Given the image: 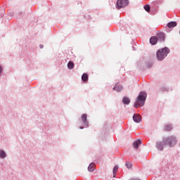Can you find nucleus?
Listing matches in <instances>:
<instances>
[{"label": "nucleus", "mask_w": 180, "mask_h": 180, "mask_svg": "<svg viewBox=\"0 0 180 180\" xmlns=\"http://www.w3.org/2000/svg\"><path fill=\"white\" fill-rule=\"evenodd\" d=\"M177 143V139L176 136H170L167 138H163L162 141L156 142V148L158 150L162 152L164 150L165 145H167L168 146L173 147Z\"/></svg>", "instance_id": "nucleus-1"}, {"label": "nucleus", "mask_w": 180, "mask_h": 180, "mask_svg": "<svg viewBox=\"0 0 180 180\" xmlns=\"http://www.w3.org/2000/svg\"><path fill=\"white\" fill-rule=\"evenodd\" d=\"M147 97H148V94L146 91H140L139 93L138 96L136 97V101L134 102V108H139V104H138V103H140L141 107H143L147 100Z\"/></svg>", "instance_id": "nucleus-2"}, {"label": "nucleus", "mask_w": 180, "mask_h": 180, "mask_svg": "<svg viewBox=\"0 0 180 180\" xmlns=\"http://www.w3.org/2000/svg\"><path fill=\"white\" fill-rule=\"evenodd\" d=\"M170 49L168 46H164V48H160L156 51V59L158 61H163L168 54L170 53Z\"/></svg>", "instance_id": "nucleus-3"}, {"label": "nucleus", "mask_w": 180, "mask_h": 180, "mask_svg": "<svg viewBox=\"0 0 180 180\" xmlns=\"http://www.w3.org/2000/svg\"><path fill=\"white\" fill-rule=\"evenodd\" d=\"M80 122L82 125H80L79 129H84V128H89L90 124L88 120V114H82Z\"/></svg>", "instance_id": "nucleus-4"}, {"label": "nucleus", "mask_w": 180, "mask_h": 180, "mask_svg": "<svg viewBox=\"0 0 180 180\" xmlns=\"http://www.w3.org/2000/svg\"><path fill=\"white\" fill-rule=\"evenodd\" d=\"M136 69L141 72H143V70L146 69V59H144V58L139 59V60L136 62Z\"/></svg>", "instance_id": "nucleus-5"}, {"label": "nucleus", "mask_w": 180, "mask_h": 180, "mask_svg": "<svg viewBox=\"0 0 180 180\" xmlns=\"http://www.w3.org/2000/svg\"><path fill=\"white\" fill-rule=\"evenodd\" d=\"M156 34H157V43H158V41L160 43H165L166 40V37H167L166 33H165V32H162L161 30H158L156 32Z\"/></svg>", "instance_id": "nucleus-6"}, {"label": "nucleus", "mask_w": 180, "mask_h": 180, "mask_svg": "<svg viewBox=\"0 0 180 180\" xmlns=\"http://www.w3.org/2000/svg\"><path fill=\"white\" fill-rule=\"evenodd\" d=\"M129 4V0H117L115 7L117 9H122V8H125V6H127Z\"/></svg>", "instance_id": "nucleus-7"}, {"label": "nucleus", "mask_w": 180, "mask_h": 180, "mask_svg": "<svg viewBox=\"0 0 180 180\" xmlns=\"http://www.w3.org/2000/svg\"><path fill=\"white\" fill-rule=\"evenodd\" d=\"M149 42L152 46H155V44H158L157 33L154 36H150V38L149 39Z\"/></svg>", "instance_id": "nucleus-8"}, {"label": "nucleus", "mask_w": 180, "mask_h": 180, "mask_svg": "<svg viewBox=\"0 0 180 180\" xmlns=\"http://www.w3.org/2000/svg\"><path fill=\"white\" fill-rule=\"evenodd\" d=\"M177 25H178V22H176V20H170V22H167L166 26L167 27L172 29L174 27H176Z\"/></svg>", "instance_id": "nucleus-9"}, {"label": "nucleus", "mask_w": 180, "mask_h": 180, "mask_svg": "<svg viewBox=\"0 0 180 180\" xmlns=\"http://www.w3.org/2000/svg\"><path fill=\"white\" fill-rule=\"evenodd\" d=\"M112 90L117 91V93H120V91L123 90V86H122V84H119V83H116L114 85Z\"/></svg>", "instance_id": "nucleus-10"}, {"label": "nucleus", "mask_w": 180, "mask_h": 180, "mask_svg": "<svg viewBox=\"0 0 180 180\" xmlns=\"http://www.w3.org/2000/svg\"><path fill=\"white\" fill-rule=\"evenodd\" d=\"M141 143H142L141 139H136L135 141H134V142L132 143L133 148L134 149H139V148L141 145Z\"/></svg>", "instance_id": "nucleus-11"}, {"label": "nucleus", "mask_w": 180, "mask_h": 180, "mask_svg": "<svg viewBox=\"0 0 180 180\" xmlns=\"http://www.w3.org/2000/svg\"><path fill=\"white\" fill-rule=\"evenodd\" d=\"M89 80V75L88 73H83L82 75V82L83 83H87Z\"/></svg>", "instance_id": "nucleus-12"}, {"label": "nucleus", "mask_w": 180, "mask_h": 180, "mask_svg": "<svg viewBox=\"0 0 180 180\" xmlns=\"http://www.w3.org/2000/svg\"><path fill=\"white\" fill-rule=\"evenodd\" d=\"M122 103L124 104V105H129L131 103V100L129 97H127V96H124L122 98Z\"/></svg>", "instance_id": "nucleus-13"}, {"label": "nucleus", "mask_w": 180, "mask_h": 180, "mask_svg": "<svg viewBox=\"0 0 180 180\" xmlns=\"http://www.w3.org/2000/svg\"><path fill=\"white\" fill-rule=\"evenodd\" d=\"M132 118H133V121L136 124H139L142 121L141 117H139L138 115H136V114H134L132 116Z\"/></svg>", "instance_id": "nucleus-14"}, {"label": "nucleus", "mask_w": 180, "mask_h": 180, "mask_svg": "<svg viewBox=\"0 0 180 180\" xmlns=\"http://www.w3.org/2000/svg\"><path fill=\"white\" fill-rule=\"evenodd\" d=\"M158 9H156V8L155 7V5H153V2H152L151 6H150L151 15H155L156 13H158Z\"/></svg>", "instance_id": "nucleus-15"}, {"label": "nucleus", "mask_w": 180, "mask_h": 180, "mask_svg": "<svg viewBox=\"0 0 180 180\" xmlns=\"http://www.w3.org/2000/svg\"><path fill=\"white\" fill-rule=\"evenodd\" d=\"M6 152L4 149H0V159H6Z\"/></svg>", "instance_id": "nucleus-16"}, {"label": "nucleus", "mask_w": 180, "mask_h": 180, "mask_svg": "<svg viewBox=\"0 0 180 180\" xmlns=\"http://www.w3.org/2000/svg\"><path fill=\"white\" fill-rule=\"evenodd\" d=\"M75 63L74 62H72V60H70V62L68 63V69H69V70H72V69H74L75 68Z\"/></svg>", "instance_id": "nucleus-17"}, {"label": "nucleus", "mask_w": 180, "mask_h": 180, "mask_svg": "<svg viewBox=\"0 0 180 180\" xmlns=\"http://www.w3.org/2000/svg\"><path fill=\"white\" fill-rule=\"evenodd\" d=\"M145 11H146V12H150L151 13V6L150 5V4H146L143 6Z\"/></svg>", "instance_id": "nucleus-18"}, {"label": "nucleus", "mask_w": 180, "mask_h": 180, "mask_svg": "<svg viewBox=\"0 0 180 180\" xmlns=\"http://www.w3.org/2000/svg\"><path fill=\"white\" fill-rule=\"evenodd\" d=\"M160 91H166L167 93H168L169 91V88L167 86H162L161 87H160Z\"/></svg>", "instance_id": "nucleus-19"}, {"label": "nucleus", "mask_w": 180, "mask_h": 180, "mask_svg": "<svg viewBox=\"0 0 180 180\" xmlns=\"http://www.w3.org/2000/svg\"><path fill=\"white\" fill-rule=\"evenodd\" d=\"M94 170H95V168H94V163L91 162L88 166V171L92 172H94Z\"/></svg>", "instance_id": "nucleus-20"}, {"label": "nucleus", "mask_w": 180, "mask_h": 180, "mask_svg": "<svg viewBox=\"0 0 180 180\" xmlns=\"http://www.w3.org/2000/svg\"><path fill=\"white\" fill-rule=\"evenodd\" d=\"M153 65V62H148V60H146V69H150V68H152Z\"/></svg>", "instance_id": "nucleus-21"}, {"label": "nucleus", "mask_w": 180, "mask_h": 180, "mask_svg": "<svg viewBox=\"0 0 180 180\" xmlns=\"http://www.w3.org/2000/svg\"><path fill=\"white\" fill-rule=\"evenodd\" d=\"M125 166L127 167V169H132V163L131 162H126Z\"/></svg>", "instance_id": "nucleus-22"}, {"label": "nucleus", "mask_w": 180, "mask_h": 180, "mask_svg": "<svg viewBox=\"0 0 180 180\" xmlns=\"http://www.w3.org/2000/svg\"><path fill=\"white\" fill-rule=\"evenodd\" d=\"M119 169V165H115L112 169V173H115L117 174V172Z\"/></svg>", "instance_id": "nucleus-23"}, {"label": "nucleus", "mask_w": 180, "mask_h": 180, "mask_svg": "<svg viewBox=\"0 0 180 180\" xmlns=\"http://www.w3.org/2000/svg\"><path fill=\"white\" fill-rule=\"evenodd\" d=\"M172 125H169V124L166 125V127H165V131H172Z\"/></svg>", "instance_id": "nucleus-24"}, {"label": "nucleus", "mask_w": 180, "mask_h": 180, "mask_svg": "<svg viewBox=\"0 0 180 180\" xmlns=\"http://www.w3.org/2000/svg\"><path fill=\"white\" fill-rule=\"evenodd\" d=\"M153 5L156 9H158V0L157 1H153Z\"/></svg>", "instance_id": "nucleus-25"}, {"label": "nucleus", "mask_w": 180, "mask_h": 180, "mask_svg": "<svg viewBox=\"0 0 180 180\" xmlns=\"http://www.w3.org/2000/svg\"><path fill=\"white\" fill-rule=\"evenodd\" d=\"M4 72V68L2 65H0V76H2Z\"/></svg>", "instance_id": "nucleus-26"}, {"label": "nucleus", "mask_w": 180, "mask_h": 180, "mask_svg": "<svg viewBox=\"0 0 180 180\" xmlns=\"http://www.w3.org/2000/svg\"><path fill=\"white\" fill-rule=\"evenodd\" d=\"M84 18H85L86 19H91V15H84Z\"/></svg>", "instance_id": "nucleus-27"}, {"label": "nucleus", "mask_w": 180, "mask_h": 180, "mask_svg": "<svg viewBox=\"0 0 180 180\" xmlns=\"http://www.w3.org/2000/svg\"><path fill=\"white\" fill-rule=\"evenodd\" d=\"M18 16H24V12H18Z\"/></svg>", "instance_id": "nucleus-28"}, {"label": "nucleus", "mask_w": 180, "mask_h": 180, "mask_svg": "<svg viewBox=\"0 0 180 180\" xmlns=\"http://www.w3.org/2000/svg\"><path fill=\"white\" fill-rule=\"evenodd\" d=\"M8 15H9V16H11V18H13V16H14V12H9Z\"/></svg>", "instance_id": "nucleus-29"}, {"label": "nucleus", "mask_w": 180, "mask_h": 180, "mask_svg": "<svg viewBox=\"0 0 180 180\" xmlns=\"http://www.w3.org/2000/svg\"><path fill=\"white\" fill-rule=\"evenodd\" d=\"M163 0H158V5L159 6V4H162Z\"/></svg>", "instance_id": "nucleus-30"}, {"label": "nucleus", "mask_w": 180, "mask_h": 180, "mask_svg": "<svg viewBox=\"0 0 180 180\" xmlns=\"http://www.w3.org/2000/svg\"><path fill=\"white\" fill-rule=\"evenodd\" d=\"M136 46H134V45H132V49L135 51V50H136L137 48H136Z\"/></svg>", "instance_id": "nucleus-31"}, {"label": "nucleus", "mask_w": 180, "mask_h": 180, "mask_svg": "<svg viewBox=\"0 0 180 180\" xmlns=\"http://www.w3.org/2000/svg\"><path fill=\"white\" fill-rule=\"evenodd\" d=\"M39 47H40V49H43V47H44V45H39Z\"/></svg>", "instance_id": "nucleus-32"}, {"label": "nucleus", "mask_w": 180, "mask_h": 180, "mask_svg": "<svg viewBox=\"0 0 180 180\" xmlns=\"http://www.w3.org/2000/svg\"><path fill=\"white\" fill-rule=\"evenodd\" d=\"M113 177H116V173H113Z\"/></svg>", "instance_id": "nucleus-33"}, {"label": "nucleus", "mask_w": 180, "mask_h": 180, "mask_svg": "<svg viewBox=\"0 0 180 180\" xmlns=\"http://www.w3.org/2000/svg\"><path fill=\"white\" fill-rule=\"evenodd\" d=\"M179 34H180V30H179Z\"/></svg>", "instance_id": "nucleus-34"}]
</instances>
